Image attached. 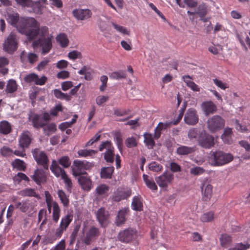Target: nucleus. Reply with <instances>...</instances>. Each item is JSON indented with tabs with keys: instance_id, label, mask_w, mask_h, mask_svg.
Here are the masks:
<instances>
[{
	"instance_id": "1",
	"label": "nucleus",
	"mask_w": 250,
	"mask_h": 250,
	"mask_svg": "<svg viewBox=\"0 0 250 250\" xmlns=\"http://www.w3.org/2000/svg\"><path fill=\"white\" fill-rule=\"evenodd\" d=\"M20 33L25 35L28 39H44L52 36L49 34V29L46 26L40 27V23L34 18L28 17L22 19L17 26Z\"/></svg>"
},
{
	"instance_id": "2",
	"label": "nucleus",
	"mask_w": 250,
	"mask_h": 250,
	"mask_svg": "<svg viewBox=\"0 0 250 250\" xmlns=\"http://www.w3.org/2000/svg\"><path fill=\"white\" fill-rule=\"evenodd\" d=\"M232 156L229 153H225L222 151H211L208 157L209 164L213 166H220L231 162Z\"/></svg>"
},
{
	"instance_id": "3",
	"label": "nucleus",
	"mask_w": 250,
	"mask_h": 250,
	"mask_svg": "<svg viewBox=\"0 0 250 250\" xmlns=\"http://www.w3.org/2000/svg\"><path fill=\"white\" fill-rule=\"evenodd\" d=\"M45 202L48 211L51 213L52 211V220L57 223L60 217L61 210L58 203L54 201L51 194L48 191L44 192Z\"/></svg>"
},
{
	"instance_id": "4",
	"label": "nucleus",
	"mask_w": 250,
	"mask_h": 250,
	"mask_svg": "<svg viewBox=\"0 0 250 250\" xmlns=\"http://www.w3.org/2000/svg\"><path fill=\"white\" fill-rule=\"evenodd\" d=\"M225 125L224 119L219 115H214L207 121V127L210 132L214 133L222 129Z\"/></svg>"
},
{
	"instance_id": "5",
	"label": "nucleus",
	"mask_w": 250,
	"mask_h": 250,
	"mask_svg": "<svg viewBox=\"0 0 250 250\" xmlns=\"http://www.w3.org/2000/svg\"><path fill=\"white\" fill-rule=\"evenodd\" d=\"M50 120V115L47 112L43 113L42 117L37 114H31L29 116V120L32 122L33 126L37 128L43 127Z\"/></svg>"
},
{
	"instance_id": "6",
	"label": "nucleus",
	"mask_w": 250,
	"mask_h": 250,
	"mask_svg": "<svg viewBox=\"0 0 250 250\" xmlns=\"http://www.w3.org/2000/svg\"><path fill=\"white\" fill-rule=\"evenodd\" d=\"M93 166V164L85 161L75 160L72 167V174L75 176L84 173V170L88 169Z\"/></svg>"
},
{
	"instance_id": "7",
	"label": "nucleus",
	"mask_w": 250,
	"mask_h": 250,
	"mask_svg": "<svg viewBox=\"0 0 250 250\" xmlns=\"http://www.w3.org/2000/svg\"><path fill=\"white\" fill-rule=\"evenodd\" d=\"M198 145L206 149L211 148L214 146V138L205 132L200 133L198 138Z\"/></svg>"
},
{
	"instance_id": "8",
	"label": "nucleus",
	"mask_w": 250,
	"mask_h": 250,
	"mask_svg": "<svg viewBox=\"0 0 250 250\" xmlns=\"http://www.w3.org/2000/svg\"><path fill=\"white\" fill-rule=\"evenodd\" d=\"M53 39V36H50L44 39H38L33 42V46L35 48L39 45L42 47V54L45 55L51 49Z\"/></svg>"
},
{
	"instance_id": "9",
	"label": "nucleus",
	"mask_w": 250,
	"mask_h": 250,
	"mask_svg": "<svg viewBox=\"0 0 250 250\" xmlns=\"http://www.w3.org/2000/svg\"><path fill=\"white\" fill-rule=\"evenodd\" d=\"M3 46L4 51L7 53L14 52L18 48V39L16 35L11 33L5 40Z\"/></svg>"
},
{
	"instance_id": "10",
	"label": "nucleus",
	"mask_w": 250,
	"mask_h": 250,
	"mask_svg": "<svg viewBox=\"0 0 250 250\" xmlns=\"http://www.w3.org/2000/svg\"><path fill=\"white\" fill-rule=\"evenodd\" d=\"M136 235V230L134 229L129 228L119 232L118 239L122 242L127 243L135 239Z\"/></svg>"
},
{
	"instance_id": "11",
	"label": "nucleus",
	"mask_w": 250,
	"mask_h": 250,
	"mask_svg": "<svg viewBox=\"0 0 250 250\" xmlns=\"http://www.w3.org/2000/svg\"><path fill=\"white\" fill-rule=\"evenodd\" d=\"M173 180L174 175L167 171H165L162 175L155 178L156 183L161 188L167 187L172 183Z\"/></svg>"
},
{
	"instance_id": "12",
	"label": "nucleus",
	"mask_w": 250,
	"mask_h": 250,
	"mask_svg": "<svg viewBox=\"0 0 250 250\" xmlns=\"http://www.w3.org/2000/svg\"><path fill=\"white\" fill-rule=\"evenodd\" d=\"M32 154L34 159L39 165H42L45 169H48V160L43 151H41L39 148H35L32 150Z\"/></svg>"
},
{
	"instance_id": "13",
	"label": "nucleus",
	"mask_w": 250,
	"mask_h": 250,
	"mask_svg": "<svg viewBox=\"0 0 250 250\" xmlns=\"http://www.w3.org/2000/svg\"><path fill=\"white\" fill-rule=\"evenodd\" d=\"M185 123L189 125H194L199 122V116L197 111L190 108L187 110L184 116Z\"/></svg>"
},
{
	"instance_id": "14",
	"label": "nucleus",
	"mask_w": 250,
	"mask_h": 250,
	"mask_svg": "<svg viewBox=\"0 0 250 250\" xmlns=\"http://www.w3.org/2000/svg\"><path fill=\"white\" fill-rule=\"evenodd\" d=\"M24 81L30 84H35L36 85H43L47 82V77L43 75L41 78L35 73H30L24 77Z\"/></svg>"
},
{
	"instance_id": "15",
	"label": "nucleus",
	"mask_w": 250,
	"mask_h": 250,
	"mask_svg": "<svg viewBox=\"0 0 250 250\" xmlns=\"http://www.w3.org/2000/svg\"><path fill=\"white\" fill-rule=\"evenodd\" d=\"M73 215L67 214L61 219L59 227L56 230L55 235L58 237H60L63 232L65 230L68 226L73 220Z\"/></svg>"
},
{
	"instance_id": "16",
	"label": "nucleus",
	"mask_w": 250,
	"mask_h": 250,
	"mask_svg": "<svg viewBox=\"0 0 250 250\" xmlns=\"http://www.w3.org/2000/svg\"><path fill=\"white\" fill-rule=\"evenodd\" d=\"M35 207L36 205L28 200H22L21 202L16 203L15 204V208L23 213L34 211Z\"/></svg>"
},
{
	"instance_id": "17",
	"label": "nucleus",
	"mask_w": 250,
	"mask_h": 250,
	"mask_svg": "<svg viewBox=\"0 0 250 250\" xmlns=\"http://www.w3.org/2000/svg\"><path fill=\"white\" fill-rule=\"evenodd\" d=\"M201 190L203 200L208 201L212 195V187L208 182V180L205 179L202 181Z\"/></svg>"
},
{
	"instance_id": "18",
	"label": "nucleus",
	"mask_w": 250,
	"mask_h": 250,
	"mask_svg": "<svg viewBox=\"0 0 250 250\" xmlns=\"http://www.w3.org/2000/svg\"><path fill=\"white\" fill-rule=\"evenodd\" d=\"M31 133L28 131H25L19 137V146L21 148H27L31 144Z\"/></svg>"
},
{
	"instance_id": "19",
	"label": "nucleus",
	"mask_w": 250,
	"mask_h": 250,
	"mask_svg": "<svg viewBox=\"0 0 250 250\" xmlns=\"http://www.w3.org/2000/svg\"><path fill=\"white\" fill-rule=\"evenodd\" d=\"M92 12L88 9H75L73 11V15L78 20H86L91 17Z\"/></svg>"
},
{
	"instance_id": "20",
	"label": "nucleus",
	"mask_w": 250,
	"mask_h": 250,
	"mask_svg": "<svg viewBox=\"0 0 250 250\" xmlns=\"http://www.w3.org/2000/svg\"><path fill=\"white\" fill-rule=\"evenodd\" d=\"M100 233L99 229L95 227H91L86 233L84 243L86 245L90 244L92 240L98 238Z\"/></svg>"
},
{
	"instance_id": "21",
	"label": "nucleus",
	"mask_w": 250,
	"mask_h": 250,
	"mask_svg": "<svg viewBox=\"0 0 250 250\" xmlns=\"http://www.w3.org/2000/svg\"><path fill=\"white\" fill-rule=\"evenodd\" d=\"M201 108L206 116L213 114L217 110L215 104L211 101L203 102L201 104Z\"/></svg>"
},
{
	"instance_id": "22",
	"label": "nucleus",
	"mask_w": 250,
	"mask_h": 250,
	"mask_svg": "<svg viewBox=\"0 0 250 250\" xmlns=\"http://www.w3.org/2000/svg\"><path fill=\"white\" fill-rule=\"evenodd\" d=\"M32 178L37 185H40L46 181L45 173L43 170L37 169L32 176Z\"/></svg>"
},
{
	"instance_id": "23",
	"label": "nucleus",
	"mask_w": 250,
	"mask_h": 250,
	"mask_svg": "<svg viewBox=\"0 0 250 250\" xmlns=\"http://www.w3.org/2000/svg\"><path fill=\"white\" fill-rule=\"evenodd\" d=\"M108 213L103 208H99L96 213L97 219L102 226H103L108 219Z\"/></svg>"
},
{
	"instance_id": "24",
	"label": "nucleus",
	"mask_w": 250,
	"mask_h": 250,
	"mask_svg": "<svg viewBox=\"0 0 250 250\" xmlns=\"http://www.w3.org/2000/svg\"><path fill=\"white\" fill-rule=\"evenodd\" d=\"M78 182L83 189L85 191H89L92 188L91 179L86 176H81L78 178Z\"/></svg>"
},
{
	"instance_id": "25",
	"label": "nucleus",
	"mask_w": 250,
	"mask_h": 250,
	"mask_svg": "<svg viewBox=\"0 0 250 250\" xmlns=\"http://www.w3.org/2000/svg\"><path fill=\"white\" fill-rule=\"evenodd\" d=\"M129 211L128 208H124L119 211L115 220L117 226H119L125 223L126 221L125 216Z\"/></svg>"
},
{
	"instance_id": "26",
	"label": "nucleus",
	"mask_w": 250,
	"mask_h": 250,
	"mask_svg": "<svg viewBox=\"0 0 250 250\" xmlns=\"http://www.w3.org/2000/svg\"><path fill=\"white\" fill-rule=\"evenodd\" d=\"M18 194L22 197H33L37 199H41L40 194L36 192L35 189L32 188H26L18 192Z\"/></svg>"
},
{
	"instance_id": "27",
	"label": "nucleus",
	"mask_w": 250,
	"mask_h": 250,
	"mask_svg": "<svg viewBox=\"0 0 250 250\" xmlns=\"http://www.w3.org/2000/svg\"><path fill=\"white\" fill-rule=\"evenodd\" d=\"M50 170L57 177H62L63 173H66L65 171L62 168L55 160H53L50 166Z\"/></svg>"
},
{
	"instance_id": "28",
	"label": "nucleus",
	"mask_w": 250,
	"mask_h": 250,
	"mask_svg": "<svg viewBox=\"0 0 250 250\" xmlns=\"http://www.w3.org/2000/svg\"><path fill=\"white\" fill-rule=\"evenodd\" d=\"M131 208L136 211H141L143 210V204L142 199L140 195L135 196L132 199Z\"/></svg>"
},
{
	"instance_id": "29",
	"label": "nucleus",
	"mask_w": 250,
	"mask_h": 250,
	"mask_svg": "<svg viewBox=\"0 0 250 250\" xmlns=\"http://www.w3.org/2000/svg\"><path fill=\"white\" fill-rule=\"evenodd\" d=\"M131 192L129 190L117 191L113 196L114 201L119 202L122 200L126 199L131 195Z\"/></svg>"
},
{
	"instance_id": "30",
	"label": "nucleus",
	"mask_w": 250,
	"mask_h": 250,
	"mask_svg": "<svg viewBox=\"0 0 250 250\" xmlns=\"http://www.w3.org/2000/svg\"><path fill=\"white\" fill-rule=\"evenodd\" d=\"M12 131V126L10 123L5 120L0 122V133L6 135Z\"/></svg>"
},
{
	"instance_id": "31",
	"label": "nucleus",
	"mask_w": 250,
	"mask_h": 250,
	"mask_svg": "<svg viewBox=\"0 0 250 250\" xmlns=\"http://www.w3.org/2000/svg\"><path fill=\"white\" fill-rule=\"evenodd\" d=\"M232 131L231 128L227 127L222 135L221 138L225 144H230L232 142Z\"/></svg>"
},
{
	"instance_id": "32",
	"label": "nucleus",
	"mask_w": 250,
	"mask_h": 250,
	"mask_svg": "<svg viewBox=\"0 0 250 250\" xmlns=\"http://www.w3.org/2000/svg\"><path fill=\"white\" fill-rule=\"evenodd\" d=\"M169 125V123H163L160 122L157 126L155 128L154 134V138L155 139H158L161 136V131L166 129Z\"/></svg>"
},
{
	"instance_id": "33",
	"label": "nucleus",
	"mask_w": 250,
	"mask_h": 250,
	"mask_svg": "<svg viewBox=\"0 0 250 250\" xmlns=\"http://www.w3.org/2000/svg\"><path fill=\"white\" fill-rule=\"evenodd\" d=\"M24 18H21L18 23L19 20V15L17 13H13L8 14L7 20L9 23L17 28V26L19 25L21 20Z\"/></svg>"
},
{
	"instance_id": "34",
	"label": "nucleus",
	"mask_w": 250,
	"mask_h": 250,
	"mask_svg": "<svg viewBox=\"0 0 250 250\" xmlns=\"http://www.w3.org/2000/svg\"><path fill=\"white\" fill-rule=\"evenodd\" d=\"M144 143L146 146L149 149H152L155 146V142L154 141L152 135L149 133H145L144 134Z\"/></svg>"
},
{
	"instance_id": "35",
	"label": "nucleus",
	"mask_w": 250,
	"mask_h": 250,
	"mask_svg": "<svg viewBox=\"0 0 250 250\" xmlns=\"http://www.w3.org/2000/svg\"><path fill=\"white\" fill-rule=\"evenodd\" d=\"M184 81L186 83L187 86L190 87L193 91L199 92L200 88L193 82L190 80L191 78L188 75H185L182 77Z\"/></svg>"
},
{
	"instance_id": "36",
	"label": "nucleus",
	"mask_w": 250,
	"mask_h": 250,
	"mask_svg": "<svg viewBox=\"0 0 250 250\" xmlns=\"http://www.w3.org/2000/svg\"><path fill=\"white\" fill-rule=\"evenodd\" d=\"M57 42L62 47H66L69 43V40L67 35L64 33H61L56 37Z\"/></svg>"
},
{
	"instance_id": "37",
	"label": "nucleus",
	"mask_w": 250,
	"mask_h": 250,
	"mask_svg": "<svg viewBox=\"0 0 250 250\" xmlns=\"http://www.w3.org/2000/svg\"><path fill=\"white\" fill-rule=\"evenodd\" d=\"M18 88V85L15 80L13 79H10L8 81L5 92L7 93H13L17 91Z\"/></svg>"
},
{
	"instance_id": "38",
	"label": "nucleus",
	"mask_w": 250,
	"mask_h": 250,
	"mask_svg": "<svg viewBox=\"0 0 250 250\" xmlns=\"http://www.w3.org/2000/svg\"><path fill=\"white\" fill-rule=\"evenodd\" d=\"M195 150L194 147L182 146L177 148L176 152L180 155H188L193 152Z\"/></svg>"
},
{
	"instance_id": "39",
	"label": "nucleus",
	"mask_w": 250,
	"mask_h": 250,
	"mask_svg": "<svg viewBox=\"0 0 250 250\" xmlns=\"http://www.w3.org/2000/svg\"><path fill=\"white\" fill-rule=\"evenodd\" d=\"M57 194L63 206L65 207H67L69 204V200L65 192L62 189H59L58 190Z\"/></svg>"
},
{
	"instance_id": "40",
	"label": "nucleus",
	"mask_w": 250,
	"mask_h": 250,
	"mask_svg": "<svg viewBox=\"0 0 250 250\" xmlns=\"http://www.w3.org/2000/svg\"><path fill=\"white\" fill-rule=\"evenodd\" d=\"M114 168L113 167H103L102 168L101 171V178L104 179L110 178L114 171Z\"/></svg>"
},
{
	"instance_id": "41",
	"label": "nucleus",
	"mask_w": 250,
	"mask_h": 250,
	"mask_svg": "<svg viewBox=\"0 0 250 250\" xmlns=\"http://www.w3.org/2000/svg\"><path fill=\"white\" fill-rule=\"evenodd\" d=\"M143 178L146 186L148 188L152 190H157V185L152 179H149L148 176L146 174H143Z\"/></svg>"
},
{
	"instance_id": "42",
	"label": "nucleus",
	"mask_w": 250,
	"mask_h": 250,
	"mask_svg": "<svg viewBox=\"0 0 250 250\" xmlns=\"http://www.w3.org/2000/svg\"><path fill=\"white\" fill-rule=\"evenodd\" d=\"M114 148L106 150L104 153V159L105 161L109 163H113L114 160Z\"/></svg>"
},
{
	"instance_id": "43",
	"label": "nucleus",
	"mask_w": 250,
	"mask_h": 250,
	"mask_svg": "<svg viewBox=\"0 0 250 250\" xmlns=\"http://www.w3.org/2000/svg\"><path fill=\"white\" fill-rule=\"evenodd\" d=\"M43 129L45 134L49 136L51 133L55 132L57 130L56 125L54 123L46 124V125L43 127Z\"/></svg>"
},
{
	"instance_id": "44",
	"label": "nucleus",
	"mask_w": 250,
	"mask_h": 250,
	"mask_svg": "<svg viewBox=\"0 0 250 250\" xmlns=\"http://www.w3.org/2000/svg\"><path fill=\"white\" fill-rule=\"evenodd\" d=\"M54 94L58 99H64L67 101L71 100V97L69 95L62 93L60 89H55L54 90Z\"/></svg>"
},
{
	"instance_id": "45",
	"label": "nucleus",
	"mask_w": 250,
	"mask_h": 250,
	"mask_svg": "<svg viewBox=\"0 0 250 250\" xmlns=\"http://www.w3.org/2000/svg\"><path fill=\"white\" fill-rule=\"evenodd\" d=\"M14 182L16 184H19L22 180L29 181V178L24 173L19 172L13 177Z\"/></svg>"
},
{
	"instance_id": "46",
	"label": "nucleus",
	"mask_w": 250,
	"mask_h": 250,
	"mask_svg": "<svg viewBox=\"0 0 250 250\" xmlns=\"http://www.w3.org/2000/svg\"><path fill=\"white\" fill-rule=\"evenodd\" d=\"M97 152V151L92 149H81L78 151V154L80 157H86L89 156H92Z\"/></svg>"
},
{
	"instance_id": "47",
	"label": "nucleus",
	"mask_w": 250,
	"mask_h": 250,
	"mask_svg": "<svg viewBox=\"0 0 250 250\" xmlns=\"http://www.w3.org/2000/svg\"><path fill=\"white\" fill-rule=\"evenodd\" d=\"M214 218V213L212 212H208L204 213L200 217L201 221L203 222H208L212 221Z\"/></svg>"
},
{
	"instance_id": "48",
	"label": "nucleus",
	"mask_w": 250,
	"mask_h": 250,
	"mask_svg": "<svg viewBox=\"0 0 250 250\" xmlns=\"http://www.w3.org/2000/svg\"><path fill=\"white\" fill-rule=\"evenodd\" d=\"M108 189L109 188L108 186L105 184H102L96 188L95 191L98 195H102L106 193Z\"/></svg>"
},
{
	"instance_id": "49",
	"label": "nucleus",
	"mask_w": 250,
	"mask_h": 250,
	"mask_svg": "<svg viewBox=\"0 0 250 250\" xmlns=\"http://www.w3.org/2000/svg\"><path fill=\"white\" fill-rule=\"evenodd\" d=\"M148 168L155 172H159L162 170L163 166L156 162H152L148 165Z\"/></svg>"
},
{
	"instance_id": "50",
	"label": "nucleus",
	"mask_w": 250,
	"mask_h": 250,
	"mask_svg": "<svg viewBox=\"0 0 250 250\" xmlns=\"http://www.w3.org/2000/svg\"><path fill=\"white\" fill-rule=\"evenodd\" d=\"M125 144L128 148L135 147L137 146V142L134 137L127 138L125 141Z\"/></svg>"
},
{
	"instance_id": "51",
	"label": "nucleus",
	"mask_w": 250,
	"mask_h": 250,
	"mask_svg": "<svg viewBox=\"0 0 250 250\" xmlns=\"http://www.w3.org/2000/svg\"><path fill=\"white\" fill-rule=\"evenodd\" d=\"M220 240L221 246L226 247L230 243L231 239L229 235L225 234L222 235Z\"/></svg>"
},
{
	"instance_id": "52",
	"label": "nucleus",
	"mask_w": 250,
	"mask_h": 250,
	"mask_svg": "<svg viewBox=\"0 0 250 250\" xmlns=\"http://www.w3.org/2000/svg\"><path fill=\"white\" fill-rule=\"evenodd\" d=\"M12 166L19 170H24L25 168V165L24 162L19 159H16L12 163Z\"/></svg>"
},
{
	"instance_id": "53",
	"label": "nucleus",
	"mask_w": 250,
	"mask_h": 250,
	"mask_svg": "<svg viewBox=\"0 0 250 250\" xmlns=\"http://www.w3.org/2000/svg\"><path fill=\"white\" fill-rule=\"evenodd\" d=\"M126 77L125 73L123 71H119L117 72H114L111 73L110 78L112 79L119 80L122 79H125Z\"/></svg>"
},
{
	"instance_id": "54",
	"label": "nucleus",
	"mask_w": 250,
	"mask_h": 250,
	"mask_svg": "<svg viewBox=\"0 0 250 250\" xmlns=\"http://www.w3.org/2000/svg\"><path fill=\"white\" fill-rule=\"evenodd\" d=\"M65 183L66 188L68 191H70L72 188V183L71 180L68 177L66 173H63V175L62 178Z\"/></svg>"
},
{
	"instance_id": "55",
	"label": "nucleus",
	"mask_w": 250,
	"mask_h": 250,
	"mask_svg": "<svg viewBox=\"0 0 250 250\" xmlns=\"http://www.w3.org/2000/svg\"><path fill=\"white\" fill-rule=\"evenodd\" d=\"M199 134L198 130L196 128H190L188 132V136L190 140L196 139L197 137H198Z\"/></svg>"
},
{
	"instance_id": "56",
	"label": "nucleus",
	"mask_w": 250,
	"mask_h": 250,
	"mask_svg": "<svg viewBox=\"0 0 250 250\" xmlns=\"http://www.w3.org/2000/svg\"><path fill=\"white\" fill-rule=\"evenodd\" d=\"M197 14L199 15L200 18H204L207 13V9L206 6L203 4H200L196 10Z\"/></svg>"
},
{
	"instance_id": "57",
	"label": "nucleus",
	"mask_w": 250,
	"mask_h": 250,
	"mask_svg": "<svg viewBox=\"0 0 250 250\" xmlns=\"http://www.w3.org/2000/svg\"><path fill=\"white\" fill-rule=\"evenodd\" d=\"M112 25L113 27L119 32H120L123 34L129 35V31L124 26L118 25L114 22H112Z\"/></svg>"
},
{
	"instance_id": "58",
	"label": "nucleus",
	"mask_w": 250,
	"mask_h": 250,
	"mask_svg": "<svg viewBox=\"0 0 250 250\" xmlns=\"http://www.w3.org/2000/svg\"><path fill=\"white\" fill-rule=\"evenodd\" d=\"M113 147L110 141H106L102 142V143L99 146V150L100 151H103L104 149L106 150H109V149H112Z\"/></svg>"
},
{
	"instance_id": "59",
	"label": "nucleus",
	"mask_w": 250,
	"mask_h": 250,
	"mask_svg": "<svg viewBox=\"0 0 250 250\" xmlns=\"http://www.w3.org/2000/svg\"><path fill=\"white\" fill-rule=\"evenodd\" d=\"M213 82L217 87L223 90H225L226 88L229 87V85L228 83H224L218 79H213Z\"/></svg>"
},
{
	"instance_id": "60",
	"label": "nucleus",
	"mask_w": 250,
	"mask_h": 250,
	"mask_svg": "<svg viewBox=\"0 0 250 250\" xmlns=\"http://www.w3.org/2000/svg\"><path fill=\"white\" fill-rule=\"evenodd\" d=\"M235 126L237 130L242 132H247L249 130L246 125L240 124L237 120L235 121Z\"/></svg>"
},
{
	"instance_id": "61",
	"label": "nucleus",
	"mask_w": 250,
	"mask_h": 250,
	"mask_svg": "<svg viewBox=\"0 0 250 250\" xmlns=\"http://www.w3.org/2000/svg\"><path fill=\"white\" fill-rule=\"evenodd\" d=\"M250 246V245L248 243L245 244L239 243L234 247L230 248L229 250H246L249 248Z\"/></svg>"
},
{
	"instance_id": "62",
	"label": "nucleus",
	"mask_w": 250,
	"mask_h": 250,
	"mask_svg": "<svg viewBox=\"0 0 250 250\" xmlns=\"http://www.w3.org/2000/svg\"><path fill=\"white\" fill-rule=\"evenodd\" d=\"M59 164L64 167H68L70 166L71 162L67 156H63L60 159L59 161Z\"/></svg>"
},
{
	"instance_id": "63",
	"label": "nucleus",
	"mask_w": 250,
	"mask_h": 250,
	"mask_svg": "<svg viewBox=\"0 0 250 250\" xmlns=\"http://www.w3.org/2000/svg\"><path fill=\"white\" fill-rule=\"evenodd\" d=\"M68 57L70 59L73 60L82 57L81 52H79L77 50H73L72 51L70 52L68 54Z\"/></svg>"
},
{
	"instance_id": "64",
	"label": "nucleus",
	"mask_w": 250,
	"mask_h": 250,
	"mask_svg": "<svg viewBox=\"0 0 250 250\" xmlns=\"http://www.w3.org/2000/svg\"><path fill=\"white\" fill-rule=\"evenodd\" d=\"M108 100L109 97L107 96H99L96 98V102L98 105H101Z\"/></svg>"
}]
</instances>
